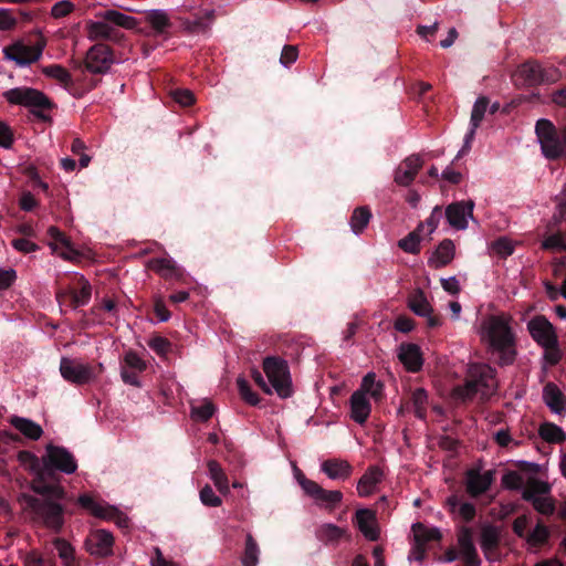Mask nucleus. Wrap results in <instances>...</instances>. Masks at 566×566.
Returning <instances> with one entry per match:
<instances>
[{"instance_id":"1","label":"nucleus","mask_w":566,"mask_h":566,"mask_svg":"<svg viewBox=\"0 0 566 566\" xmlns=\"http://www.w3.org/2000/svg\"><path fill=\"white\" fill-rule=\"evenodd\" d=\"M502 486L509 491H522L521 495H547L551 485L543 480L539 464L518 461L513 469H506L501 478Z\"/></svg>"},{"instance_id":"2","label":"nucleus","mask_w":566,"mask_h":566,"mask_svg":"<svg viewBox=\"0 0 566 566\" xmlns=\"http://www.w3.org/2000/svg\"><path fill=\"white\" fill-rule=\"evenodd\" d=\"M496 370L486 364L474 363L468 368V378L463 386L454 389V395L463 401L471 400L478 392L490 396L496 389Z\"/></svg>"},{"instance_id":"3","label":"nucleus","mask_w":566,"mask_h":566,"mask_svg":"<svg viewBox=\"0 0 566 566\" xmlns=\"http://www.w3.org/2000/svg\"><path fill=\"white\" fill-rule=\"evenodd\" d=\"M484 328L490 346L499 354L497 363L501 366L513 364L516 350L510 326L502 318L492 316Z\"/></svg>"},{"instance_id":"4","label":"nucleus","mask_w":566,"mask_h":566,"mask_svg":"<svg viewBox=\"0 0 566 566\" xmlns=\"http://www.w3.org/2000/svg\"><path fill=\"white\" fill-rule=\"evenodd\" d=\"M535 134L546 159L566 158V124L557 129L552 120L541 118L535 124Z\"/></svg>"},{"instance_id":"5","label":"nucleus","mask_w":566,"mask_h":566,"mask_svg":"<svg viewBox=\"0 0 566 566\" xmlns=\"http://www.w3.org/2000/svg\"><path fill=\"white\" fill-rule=\"evenodd\" d=\"M31 510L34 522L41 523L46 528L59 533L64 525L65 510L57 497H22Z\"/></svg>"},{"instance_id":"6","label":"nucleus","mask_w":566,"mask_h":566,"mask_svg":"<svg viewBox=\"0 0 566 566\" xmlns=\"http://www.w3.org/2000/svg\"><path fill=\"white\" fill-rule=\"evenodd\" d=\"M562 77L560 71L553 66H544L541 63L528 60L516 69L512 74V81L515 86H537L541 84H552Z\"/></svg>"},{"instance_id":"7","label":"nucleus","mask_w":566,"mask_h":566,"mask_svg":"<svg viewBox=\"0 0 566 566\" xmlns=\"http://www.w3.org/2000/svg\"><path fill=\"white\" fill-rule=\"evenodd\" d=\"M3 97L10 104L29 108L34 116L42 120L49 119L44 112L53 107L45 94L32 87L22 86L8 90L3 93Z\"/></svg>"},{"instance_id":"8","label":"nucleus","mask_w":566,"mask_h":566,"mask_svg":"<svg viewBox=\"0 0 566 566\" xmlns=\"http://www.w3.org/2000/svg\"><path fill=\"white\" fill-rule=\"evenodd\" d=\"M263 370L269 382L281 398L292 396V380L286 360L276 356H269L263 360Z\"/></svg>"},{"instance_id":"9","label":"nucleus","mask_w":566,"mask_h":566,"mask_svg":"<svg viewBox=\"0 0 566 566\" xmlns=\"http://www.w3.org/2000/svg\"><path fill=\"white\" fill-rule=\"evenodd\" d=\"M42 462L46 469L56 470L65 474H72L77 469L75 457L66 448L52 443L45 447Z\"/></svg>"},{"instance_id":"10","label":"nucleus","mask_w":566,"mask_h":566,"mask_svg":"<svg viewBox=\"0 0 566 566\" xmlns=\"http://www.w3.org/2000/svg\"><path fill=\"white\" fill-rule=\"evenodd\" d=\"M61 376L69 382L82 386L94 379V370L91 365L63 357L60 361Z\"/></svg>"},{"instance_id":"11","label":"nucleus","mask_w":566,"mask_h":566,"mask_svg":"<svg viewBox=\"0 0 566 566\" xmlns=\"http://www.w3.org/2000/svg\"><path fill=\"white\" fill-rule=\"evenodd\" d=\"M77 500L78 505L95 517L114 521L119 527L127 525L126 516H124L117 507L106 503H99L96 501V497H77Z\"/></svg>"},{"instance_id":"12","label":"nucleus","mask_w":566,"mask_h":566,"mask_svg":"<svg viewBox=\"0 0 566 566\" xmlns=\"http://www.w3.org/2000/svg\"><path fill=\"white\" fill-rule=\"evenodd\" d=\"M113 63V53L109 48L103 43L93 45L85 56V67L88 72L94 74L106 73Z\"/></svg>"},{"instance_id":"13","label":"nucleus","mask_w":566,"mask_h":566,"mask_svg":"<svg viewBox=\"0 0 566 566\" xmlns=\"http://www.w3.org/2000/svg\"><path fill=\"white\" fill-rule=\"evenodd\" d=\"M44 44L25 45L21 42L13 43L3 49L6 59L14 61L20 66H27L36 62L43 51Z\"/></svg>"},{"instance_id":"14","label":"nucleus","mask_w":566,"mask_h":566,"mask_svg":"<svg viewBox=\"0 0 566 566\" xmlns=\"http://www.w3.org/2000/svg\"><path fill=\"white\" fill-rule=\"evenodd\" d=\"M527 329L532 338L542 347L558 340L555 327L544 315L534 316L527 323Z\"/></svg>"},{"instance_id":"15","label":"nucleus","mask_w":566,"mask_h":566,"mask_svg":"<svg viewBox=\"0 0 566 566\" xmlns=\"http://www.w3.org/2000/svg\"><path fill=\"white\" fill-rule=\"evenodd\" d=\"M473 209L472 200L455 201L447 206L444 214L452 228L464 230L468 228V218H473Z\"/></svg>"},{"instance_id":"16","label":"nucleus","mask_w":566,"mask_h":566,"mask_svg":"<svg viewBox=\"0 0 566 566\" xmlns=\"http://www.w3.org/2000/svg\"><path fill=\"white\" fill-rule=\"evenodd\" d=\"M495 480V470L481 472L472 468L467 472V489L469 495H481L486 492Z\"/></svg>"},{"instance_id":"17","label":"nucleus","mask_w":566,"mask_h":566,"mask_svg":"<svg viewBox=\"0 0 566 566\" xmlns=\"http://www.w3.org/2000/svg\"><path fill=\"white\" fill-rule=\"evenodd\" d=\"M142 358L134 352H128L120 363V378L126 385L140 386Z\"/></svg>"},{"instance_id":"18","label":"nucleus","mask_w":566,"mask_h":566,"mask_svg":"<svg viewBox=\"0 0 566 566\" xmlns=\"http://www.w3.org/2000/svg\"><path fill=\"white\" fill-rule=\"evenodd\" d=\"M56 296L60 303L70 301L71 305L76 308L88 304L92 296V287L87 280L80 276L78 289L59 292Z\"/></svg>"},{"instance_id":"19","label":"nucleus","mask_w":566,"mask_h":566,"mask_svg":"<svg viewBox=\"0 0 566 566\" xmlns=\"http://www.w3.org/2000/svg\"><path fill=\"white\" fill-rule=\"evenodd\" d=\"M113 535L105 530L93 532L85 541V548L91 555L107 556L112 553Z\"/></svg>"},{"instance_id":"20","label":"nucleus","mask_w":566,"mask_h":566,"mask_svg":"<svg viewBox=\"0 0 566 566\" xmlns=\"http://www.w3.org/2000/svg\"><path fill=\"white\" fill-rule=\"evenodd\" d=\"M423 161L418 155L407 157L395 170V182L399 186H409L422 168Z\"/></svg>"},{"instance_id":"21","label":"nucleus","mask_w":566,"mask_h":566,"mask_svg":"<svg viewBox=\"0 0 566 566\" xmlns=\"http://www.w3.org/2000/svg\"><path fill=\"white\" fill-rule=\"evenodd\" d=\"M460 554L464 566H481V559L473 543L472 532L463 527L458 536Z\"/></svg>"},{"instance_id":"22","label":"nucleus","mask_w":566,"mask_h":566,"mask_svg":"<svg viewBox=\"0 0 566 566\" xmlns=\"http://www.w3.org/2000/svg\"><path fill=\"white\" fill-rule=\"evenodd\" d=\"M398 358L410 373H417L423 365L420 347L413 343H402L399 346Z\"/></svg>"},{"instance_id":"23","label":"nucleus","mask_w":566,"mask_h":566,"mask_svg":"<svg viewBox=\"0 0 566 566\" xmlns=\"http://www.w3.org/2000/svg\"><path fill=\"white\" fill-rule=\"evenodd\" d=\"M382 480V470L377 465L369 467L358 481V495H371L380 492Z\"/></svg>"},{"instance_id":"24","label":"nucleus","mask_w":566,"mask_h":566,"mask_svg":"<svg viewBox=\"0 0 566 566\" xmlns=\"http://www.w3.org/2000/svg\"><path fill=\"white\" fill-rule=\"evenodd\" d=\"M350 418L358 424H364L371 411V405L364 391H354L350 396Z\"/></svg>"},{"instance_id":"25","label":"nucleus","mask_w":566,"mask_h":566,"mask_svg":"<svg viewBox=\"0 0 566 566\" xmlns=\"http://www.w3.org/2000/svg\"><path fill=\"white\" fill-rule=\"evenodd\" d=\"M543 400L557 415L566 411V397L558 386L552 381L547 382L543 388Z\"/></svg>"},{"instance_id":"26","label":"nucleus","mask_w":566,"mask_h":566,"mask_svg":"<svg viewBox=\"0 0 566 566\" xmlns=\"http://www.w3.org/2000/svg\"><path fill=\"white\" fill-rule=\"evenodd\" d=\"M455 247L451 239L442 240L428 260L430 268L440 269L448 265L454 258Z\"/></svg>"},{"instance_id":"27","label":"nucleus","mask_w":566,"mask_h":566,"mask_svg":"<svg viewBox=\"0 0 566 566\" xmlns=\"http://www.w3.org/2000/svg\"><path fill=\"white\" fill-rule=\"evenodd\" d=\"M356 521L359 531L369 541H377L379 538V531L374 525L375 515L370 510L361 509L356 512Z\"/></svg>"},{"instance_id":"28","label":"nucleus","mask_w":566,"mask_h":566,"mask_svg":"<svg viewBox=\"0 0 566 566\" xmlns=\"http://www.w3.org/2000/svg\"><path fill=\"white\" fill-rule=\"evenodd\" d=\"M10 423L14 429L30 440H39L43 434L42 427L29 418L13 416L10 419Z\"/></svg>"},{"instance_id":"29","label":"nucleus","mask_w":566,"mask_h":566,"mask_svg":"<svg viewBox=\"0 0 566 566\" xmlns=\"http://www.w3.org/2000/svg\"><path fill=\"white\" fill-rule=\"evenodd\" d=\"M87 36L90 40H115L118 32L108 20L99 19L87 25Z\"/></svg>"},{"instance_id":"30","label":"nucleus","mask_w":566,"mask_h":566,"mask_svg":"<svg viewBox=\"0 0 566 566\" xmlns=\"http://www.w3.org/2000/svg\"><path fill=\"white\" fill-rule=\"evenodd\" d=\"M500 541V532L496 526L485 525L482 527L480 545L486 559H492V554L499 548Z\"/></svg>"},{"instance_id":"31","label":"nucleus","mask_w":566,"mask_h":566,"mask_svg":"<svg viewBox=\"0 0 566 566\" xmlns=\"http://www.w3.org/2000/svg\"><path fill=\"white\" fill-rule=\"evenodd\" d=\"M322 471L331 479H346L352 472L350 464L340 459L325 460L321 465Z\"/></svg>"},{"instance_id":"32","label":"nucleus","mask_w":566,"mask_h":566,"mask_svg":"<svg viewBox=\"0 0 566 566\" xmlns=\"http://www.w3.org/2000/svg\"><path fill=\"white\" fill-rule=\"evenodd\" d=\"M146 268L165 279L180 275V270L171 259H150L146 262Z\"/></svg>"},{"instance_id":"33","label":"nucleus","mask_w":566,"mask_h":566,"mask_svg":"<svg viewBox=\"0 0 566 566\" xmlns=\"http://www.w3.org/2000/svg\"><path fill=\"white\" fill-rule=\"evenodd\" d=\"M99 19L108 20V22L115 28L120 27L127 30L134 29L137 27V20L123 13L118 10L109 9L98 13Z\"/></svg>"},{"instance_id":"34","label":"nucleus","mask_w":566,"mask_h":566,"mask_svg":"<svg viewBox=\"0 0 566 566\" xmlns=\"http://www.w3.org/2000/svg\"><path fill=\"white\" fill-rule=\"evenodd\" d=\"M294 475L298 484L302 486L306 495H342L340 491L333 490L326 491L316 482L307 479L305 474L296 467H294Z\"/></svg>"},{"instance_id":"35","label":"nucleus","mask_w":566,"mask_h":566,"mask_svg":"<svg viewBox=\"0 0 566 566\" xmlns=\"http://www.w3.org/2000/svg\"><path fill=\"white\" fill-rule=\"evenodd\" d=\"M413 543L426 546L430 542L441 539V533L438 528H427L422 523H415L411 526Z\"/></svg>"},{"instance_id":"36","label":"nucleus","mask_w":566,"mask_h":566,"mask_svg":"<svg viewBox=\"0 0 566 566\" xmlns=\"http://www.w3.org/2000/svg\"><path fill=\"white\" fill-rule=\"evenodd\" d=\"M539 437L548 443H563L566 440V432L553 422H544L538 428Z\"/></svg>"},{"instance_id":"37","label":"nucleus","mask_w":566,"mask_h":566,"mask_svg":"<svg viewBox=\"0 0 566 566\" xmlns=\"http://www.w3.org/2000/svg\"><path fill=\"white\" fill-rule=\"evenodd\" d=\"M423 228L424 224L422 222L419 223L413 231L398 241V247L407 253L418 254L420 252V232Z\"/></svg>"},{"instance_id":"38","label":"nucleus","mask_w":566,"mask_h":566,"mask_svg":"<svg viewBox=\"0 0 566 566\" xmlns=\"http://www.w3.org/2000/svg\"><path fill=\"white\" fill-rule=\"evenodd\" d=\"M408 306L415 314L422 317L433 312L430 303L421 290H417L409 296Z\"/></svg>"},{"instance_id":"39","label":"nucleus","mask_w":566,"mask_h":566,"mask_svg":"<svg viewBox=\"0 0 566 566\" xmlns=\"http://www.w3.org/2000/svg\"><path fill=\"white\" fill-rule=\"evenodd\" d=\"M208 470L210 478L213 481L214 485L217 486L218 491L222 495H227V493L229 492L228 478L219 462H217L216 460H210L208 462Z\"/></svg>"},{"instance_id":"40","label":"nucleus","mask_w":566,"mask_h":566,"mask_svg":"<svg viewBox=\"0 0 566 566\" xmlns=\"http://www.w3.org/2000/svg\"><path fill=\"white\" fill-rule=\"evenodd\" d=\"M371 218V211L368 207L356 208L350 217V228L354 233L360 234L368 226Z\"/></svg>"},{"instance_id":"41","label":"nucleus","mask_w":566,"mask_h":566,"mask_svg":"<svg viewBox=\"0 0 566 566\" xmlns=\"http://www.w3.org/2000/svg\"><path fill=\"white\" fill-rule=\"evenodd\" d=\"M410 402L413 407L415 416L420 420H426L428 392L423 388H416L411 392Z\"/></svg>"},{"instance_id":"42","label":"nucleus","mask_w":566,"mask_h":566,"mask_svg":"<svg viewBox=\"0 0 566 566\" xmlns=\"http://www.w3.org/2000/svg\"><path fill=\"white\" fill-rule=\"evenodd\" d=\"M145 19L149 22L156 34H163L171 25L167 13L161 10L147 12Z\"/></svg>"},{"instance_id":"43","label":"nucleus","mask_w":566,"mask_h":566,"mask_svg":"<svg viewBox=\"0 0 566 566\" xmlns=\"http://www.w3.org/2000/svg\"><path fill=\"white\" fill-rule=\"evenodd\" d=\"M462 497H447V503L452 512L458 511L464 522H471L475 516V506L471 503H462Z\"/></svg>"},{"instance_id":"44","label":"nucleus","mask_w":566,"mask_h":566,"mask_svg":"<svg viewBox=\"0 0 566 566\" xmlns=\"http://www.w3.org/2000/svg\"><path fill=\"white\" fill-rule=\"evenodd\" d=\"M260 548L251 534L245 537V546L242 556L243 566H256L259 563Z\"/></svg>"},{"instance_id":"45","label":"nucleus","mask_w":566,"mask_h":566,"mask_svg":"<svg viewBox=\"0 0 566 566\" xmlns=\"http://www.w3.org/2000/svg\"><path fill=\"white\" fill-rule=\"evenodd\" d=\"M43 73L46 76L56 80L65 87L73 84L72 75L70 74V72L59 64H52L43 67Z\"/></svg>"},{"instance_id":"46","label":"nucleus","mask_w":566,"mask_h":566,"mask_svg":"<svg viewBox=\"0 0 566 566\" xmlns=\"http://www.w3.org/2000/svg\"><path fill=\"white\" fill-rule=\"evenodd\" d=\"M344 535V530L334 524H324L317 532L319 541L326 544L338 543Z\"/></svg>"},{"instance_id":"47","label":"nucleus","mask_w":566,"mask_h":566,"mask_svg":"<svg viewBox=\"0 0 566 566\" xmlns=\"http://www.w3.org/2000/svg\"><path fill=\"white\" fill-rule=\"evenodd\" d=\"M551 532L547 526L538 522L535 528L527 535V543L534 547L543 546L548 542Z\"/></svg>"},{"instance_id":"48","label":"nucleus","mask_w":566,"mask_h":566,"mask_svg":"<svg viewBox=\"0 0 566 566\" xmlns=\"http://www.w3.org/2000/svg\"><path fill=\"white\" fill-rule=\"evenodd\" d=\"M214 19V10H207L202 17L187 22V29L193 33L207 32Z\"/></svg>"},{"instance_id":"49","label":"nucleus","mask_w":566,"mask_h":566,"mask_svg":"<svg viewBox=\"0 0 566 566\" xmlns=\"http://www.w3.org/2000/svg\"><path fill=\"white\" fill-rule=\"evenodd\" d=\"M490 104V99L486 96H480L472 108L470 126L479 127L481 122L484 118V115L488 111Z\"/></svg>"},{"instance_id":"50","label":"nucleus","mask_w":566,"mask_h":566,"mask_svg":"<svg viewBox=\"0 0 566 566\" xmlns=\"http://www.w3.org/2000/svg\"><path fill=\"white\" fill-rule=\"evenodd\" d=\"M171 316L170 311L167 308L164 300L157 297L154 301L151 315L148 316V321L153 324L157 322H167Z\"/></svg>"},{"instance_id":"51","label":"nucleus","mask_w":566,"mask_h":566,"mask_svg":"<svg viewBox=\"0 0 566 566\" xmlns=\"http://www.w3.org/2000/svg\"><path fill=\"white\" fill-rule=\"evenodd\" d=\"M239 394L241 398L251 406H256L260 402V398L256 392H254L247 379L243 377H239L237 380Z\"/></svg>"},{"instance_id":"52","label":"nucleus","mask_w":566,"mask_h":566,"mask_svg":"<svg viewBox=\"0 0 566 566\" xmlns=\"http://www.w3.org/2000/svg\"><path fill=\"white\" fill-rule=\"evenodd\" d=\"M532 501L534 509L543 515H551L556 510L555 497H524Z\"/></svg>"},{"instance_id":"53","label":"nucleus","mask_w":566,"mask_h":566,"mask_svg":"<svg viewBox=\"0 0 566 566\" xmlns=\"http://www.w3.org/2000/svg\"><path fill=\"white\" fill-rule=\"evenodd\" d=\"M216 408L212 402L205 401L199 406H191V418L196 421H208L214 413Z\"/></svg>"},{"instance_id":"54","label":"nucleus","mask_w":566,"mask_h":566,"mask_svg":"<svg viewBox=\"0 0 566 566\" xmlns=\"http://www.w3.org/2000/svg\"><path fill=\"white\" fill-rule=\"evenodd\" d=\"M148 346L159 356H166L171 349V343L160 335H154L148 340Z\"/></svg>"},{"instance_id":"55","label":"nucleus","mask_w":566,"mask_h":566,"mask_svg":"<svg viewBox=\"0 0 566 566\" xmlns=\"http://www.w3.org/2000/svg\"><path fill=\"white\" fill-rule=\"evenodd\" d=\"M542 249L543 250H563L566 252V242L565 237L562 232L553 233L551 235H547L542 241Z\"/></svg>"},{"instance_id":"56","label":"nucleus","mask_w":566,"mask_h":566,"mask_svg":"<svg viewBox=\"0 0 566 566\" xmlns=\"http://www.w3.org/2000/svg\"><path fill=\"white\" fill-rule=\"evenodd\" d=\"M544 348V359L546 360V363L551 366H555L557 365L562 357H563V354H562V350L559 348V344H558V340L552 343V344H547L545 346H543Z\"/></svg>"},{"instance_id":"57","label":"nucleus","mask_w":566,"mask_h":566,"mask_svg":"<svg viewBox=\"0 0 566 566\" xmlns=\"http://www.w3.org/2000/svg\"><path fill=\"white\" fill-rule=\"evenodd\" d=\"M172 99L182 107H187L193 104L195 96L189 90L177 88L171 92Z\"/></svg>"},{"instance_id":"58","label":"nucleus","mask_w":566,"mask_h":566,"mask_svg":"<svg viewBox=\"0 0 566 566\" xmlns=\"http://www.w3.org/2000/svg\"><path fill=\"white\" fill-rule=\"evenodd\" d=\"M54 545L59 553V556L63 560L69 562V560L74 559V548L67 541H65L63 538H56L54 541Z\"/></svg>"},{"instance_id":"59","label":"nucleus","mask_w":566,"mask_h":566,"mask_svg":"<svg viewBox=\"0 0 566 566\" xmlns=\"http://www.w3.org/2000/svg\"><path fill=\"white\" fill-rule=\"evenodd\" d=\"M492 249L496 254L503 258H506L514 252L512 242L506 238H499L497 240L493 241Z\"/></svg>"},{"instance_id":"60","label":"nucleus","mask_w":566,"mask_h":566,"mask_svg":"<svg viewBox=\"0 0 566 566\" xmlns=\"http://www.w3.org/2000/svg\"><path fill=\"white\" fill-rule=\"evenodd\" d=\"M17 19L13 17L10 9L0 8V30L7 31L15 27Z\"/></svg>"},{"instance_id":"61","label":"nucleus","mask_w":566,"mask_h":566,"mask_svg":"<svg viewBox=\"0 0 566 566\" xmlns=\"http://www.w3.org/2000/svg\"><path fill=\"white\" fill-rule=\"evenodd\" d=\"M73 8H74V6L72 2H70L67 0H62V1L56 2L52 7L51 14L54 18H63V17L67 15L69 13H71Z\"/></svg>"},{"instance_id":"62","label":"nucleus","mask_w":566,"mask_h":566,"mask_svg":"<svg viewBox=\"0 0 566 566\" xmlns=\"http://www.w3.org/2000/svg\"><path fill=\"white\" fill-rule=\"evenodd\" d=\"M24 566H54V563L36 553H30L25 556Z\"/></svg>"},{"instance_id":"63","label":"nucleus","mask_w":566,"mask_h":566,"mask_svg":"<svg viewBox=\"0 0 566 566\" xmlns=\"http://www.w3.org/2000/svg\"><path fill=\"white\" fill-rule=\"evenodd\" d=\"M554 220L556 222L566 221V184L559 193V202L557 205V212L554 214Z\"/></svg>"},{"instance_id":"64","label":"nucleus","mask_w":566,"mask_h":566,"mask_svg":"<svg viewBox=\"0 0 566 566\" xmlns=\"http://www.w3.org/2000/svg\"><path fill=\"white\" fill-rule=\"evenodd\" d=\"M150 566H178V564L166 559L160 548L155 547L154 555L150 557Z\"/></svg>"}]
</instances>
